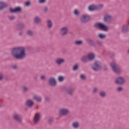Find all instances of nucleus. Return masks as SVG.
Listing matches in <instances>:
<instances>
[{"mask_svg": "<svg viewBox=\"0 0 129 129\" xmlns=\"http://www.w3.org/2000/svg\"><path fill=\"white\" fill-rule=\"evenodd\" d=\"M11 55L15 60H23L27 57L26 48L24 47H15L11 51Z\"/></svg>", "mask_w": 129, "mask_h": 129, "instance_id": "f257e3e1", "label": "nucleus"}, {"mask_svg": "<svg viewBox=\"0 0 129 129\" xmlns=\"http://www.w3.org/2000/svg\"><path fill=\"white\" fill-rule=\"evenodd\" d=\"M101 61L96 60L95 62L92 64V69L95 72H98V71H100L101 69H102Z\"/></svg>", "mask_w": 129, "mask_h": 129, "instance_id": "f03ea898", "label": "nucleus"}, {"mask_svg": "<svg viewBox=\"0 0 129 129\" xmlns=\"http://www.w3.org/2000/svg\"><path fill=\"white\" fill-rule=\"evenodd\" d=\"M94 27L96 29H99L101 31H104V32L108 31V27L102 23H96L94 24Z\"/></svg>", "mask_w": 129, "mask_h": 129, "instance_id": "7ed1b4c3", "label": "nucleus"}, {"mask_svg": "<svg viewBox=\"0 0 129 129\" xmlns=\"http://www.w3.org/2000/svg\"><path fill=\"white\" fill-rule=\"evenodd\" d=\"M12 118L14 121L18 122V123H23V117L22 115L18 113H15L12 115Z\"/></svg>", "mask_w": 129, "mask_h": 129, "instance_id": "20e7f679", "label": "nucleus"}, {"mask_svg": "<svg viewBox=\"0 0 129 129\" xmlns=\"http://www.w3.org/2000/svg\"><path fill=\"white\" fill-rule=\"evenodd\" d=\"M90 21V16L87 15H82L80 18V22L82 24H86Z\"/></svg>", "mask_w": 129, "mask_h": 129, "instance_id": "39448f33", "label": "nucleus"}, {"mask_svg": "<svg viewBox=\"0 0 129 129\" xmlns=\"http://www.w3.org/2000/svg\"><path fill=\"white\" fill-rule=\"evenodd\" d=\"M69 32V29L67 27H63L59 30V33L62 37H65Z\"/></svg>", "mask_w": 129, "mask_h": 129, "instance_id": "423d86ee", "label": "nucleus"}, {"mask_svg": "<svg viewBox=\"0 0 129 129\" xmlns=\"http://www.w3.org/2000/svg\"><path fill=\"white\" fill-rule=\"evenodd\" d=\"M75 89L72 87H68L65 89L64 92L69 96H73L74 95V91Z\"/></svg>", "mask_w": 129, "mask_h": 129, "instance_id": "0eeeda50", "label": "nucleus"}, {"mask_svg": "<svg viewBox=\"0 0 129 129\" xmlns=\"http://www.w3.org/2000/svg\"><path fill=\"white\" fill-rule=\"evenodd\" d=\"M116 84L123 85L125 83V79L122 77H118L115 80Z\"/></svg>", "mask_w": 129, "mask_h": 129, "instance_id": "6e6552de", "label": "nucleus"}, {"mask_svg": "<svg viewBox=\"0 0 129 129\" xmlns=\"http://www.w3.org/2000/svg\"><path fill=\"white\" fill-rule=\"evenodd\" d=\"M40 119H41V115L40 114V113H35L33 118V124H38L40 121Z\"/></svg>", "mask_w": 129, "mask_h": 129, "instance_id": "1a4fd4ad", "label": "nucleus"}, {"mask_svg": "<svg viewBox=\"0 0 129 129\" xmlns=\"http://www.w3.org/2000/svg\"><path fill=\"white\" fill-rule=\"evenodd\" d=\"M103 21L104 23H106V24H111V22H112V17L110 15H106L104 17Z\"/></svg>", "mask_w": 129, "mask_h": 129, "instance_id": "9d476101", "label": "nucleus"}, {"mask_svg": "<svg viewBox=\"0 0 129 129\" xmlns=\"http://www.w3.org/2000/svg\"><path fill=\"white\" fill-rule=\"evenodd\" d=\"M110 66L112 68V69L115 73H119L120 72V69L118 68L117 66H116V64L114 62H112L110 63Z\"/></svg>", "mask_w": 129, "mask_h": 129, "instance_id": "9b49d317", "label": "nucleus"}, {"mask_svg": "<svg viewBox=\"0 0 129 129\" xmlns=\"http://www.w3.org/2000/svg\"><path fill=\"white\" fill-rule=\"evenodd\" d=\"M69 112H70V111H69V109L61 108L59 110L58 114H59V115L65 116L67 115V114H68Z\"/></svg>", "mask_w": 129, "mask_h": 129, "instance_id": "f8f14e48", "label": "nucleus"}, {"mask_svg": "<svg viewBox=\"0 0 129 129\" xmlns=\"http://www.w3.org/2000/svg\"><path fill=\"white\" fill-rule=\"evenodd\" d=\"M48 83L49 85L52 86V87H55L57 85V81H56V79L55 78H50L48 81Z\"/></svg>", "mask_w": 129, "mask_h": 129, "instance_id": "ddd939ff", "label": "nucleus"}, {"mask_svg": "<svg viewBox=\"0 0 129 129\" xmlns=\"http://www.w3.org/2000/svg\"><path fill=\"white\" fill-rule=\"evenodd\" d=\"M10 13H13L14 14L16 13H21V12H22V8L21 7H17L14 9L11 8L10 9Z\"/></svg>", "mask_w": 129, "mask_h": 129, "instance_id": "4468645a", "label": "nucleus"}, {"mask_svg": "<svg viewBox=\"0 0 129 129\" xmlns=\"http://www.w3.org/2000/svg\"><path fill=\"white\" fill-rule=\"evenodd\" d=\"M86 42L91 46L92 47H96V43L94 42V40H93L92 39L90 38H88L86 39Z\"/></svg>", "mask_w": 129, "mask_h": 129, "instance_id": "2eb2a0df", "label": "nucleus"}, {"mask_svg": "<svg viewBox=\"0 0 129 129\" xmlns=\"http://www.w3.org/2000/svg\"><path fill=\"white\" fill-rule=\"evenodd\" d=\"M65 62H66V60L62 58H58L55 60V63L58 66L62 65V64L65 63Z\"/></svg>", "mask_w": 129, "mask_h": 129, "instance_id": "dca6fc26", "label": "nucleus"}, {"mask_svg": "<svg viewBox=\"0 0 129 129\" xmlns=\"http://www.w3.org/2000/svg\"><path fill=\"white\" fill-rule=\"evenodd\" d=\"M72 126L73 128L78 129L80 127V123L79 121H74L72 124Z\"/></svg>", "mask_w": 129, "mask_h": 129, "instance_id": "f3484780", "label": "nucleus"}, {"mask_svg": "<svg viewBox=\"0 0 129 129\" xmlns=\"http://www.w3.org/2000/svg\"><path fill=\"white\" fill-rule=\"evenodd\" d=\"M33 99L36 100L37 102H42V100H43V98L42 96H39L37 95H35L33 96Z\"/></svg>", "mask_w": 129, "mask_h": 129, "instance_id": "a211bd4d", "label": "nucleus"}, {"mask_svg": "<svg viewBox=\"0 0 129 129\" xmlns=\"http://www.w3.org/2000/svg\"><path fill=\"white\" fill-rule=\"evenodd\" d=\"M8 7V5L7 3L0 2V11L2 12L5 10V9H6V8Z\"/></svg>", "mask_w": 129, "mask_h": 129, "instance_id": "6ab92c4d", "label": "nucleus"}, {"mask_svg": "<svg viewBox=\"0 0 129 129\" xmlns=\"http://www.w3.org/2000/svg\"><path fill=\"white\" fill-rule=\"evenodd\" d=\"M121 32L123 34H126L128 32V25H124L122 27Z\"/></svg>", "mask_w": 129, "mask_h": 129, "instance_id": "aec40b11", "label": "nucleus"}, {"mask_svg": "<svg viewBox=\"0 0 129 129\" xmlns=\"http://www.w3.org/2000/svg\"><path fill=\"white\" fill-rule=\"evenodd\" d=\"M25 104L27 106H28V107H33V106L35 103L33 101H32V100L29 99L26 101Z\"/></svg>", "mask_w": 129, "mask_h": 129, "instance_id": "412c9836", "label": "nucleus"}, {"mask_svg": "<svg viewBox=\"0 0 129 129\" xmlns=\"http://www.w3.org/2000/svg\"><path fill=\"white\" fill-rule=\"evenodd\" d=\"M41 18L39 16H36L34 17V23L35 24V25H38V24H40L41 23Z\"/></svg>", "mask_w": 129, "mask_h": 129, "instance_id": "4be33fe9", "label": "nucleus"}, {"mask_svg": "<svg viewBox=\"0 0 129 129\" xmlns=\"http://www.w3.org/2000/svg\"><path fill=\"white\" fill-rule=\"evenodd\" d=\"M17 30L19 31L20 30H23L25 28V24L23 23H19L17 24Z\"/></svg>", "mask_w": 129, "mask_h": 129, "instance_id": "5701e85b", "label": "nucleus"}, {"mask_svg": "<svg viewBox=\"0 0 129 129\" xmlns=\"http://www.w3.org/2000/svg\"><path fill=\"white\" fill-rule=\"evenodd\" d=\"M46 25L48 29H52L53 27V22L50 20H47Z\"/></svg>", "mask_w": 129, "mask_h": 129, "instance_id": "b1692460", "label": "nucleus"}, {"mask_svg": "<svg viewBox=\"0 0 129 129\" xmlns=\"http://www.w3.org/2000/svg\"><path fill=\"white\" fill-rule=\"evenodd\" d=\"M26 34L29 37H33L34 35H35V33L33 30L29 29L26 31Z\"/></svg>", "mask_w": 129, "mask_h": 129, "instance_id": "393cba45", "label": "nucleus"}, {"mask_svg": "<svg viewBox=\"0 0 129 129\" xmlns=\"http://www.w3.org/2000/svg\"><path fill=\"white\" fill-rule=\"evenodd\" d=\"M88 58L90 61H93L95 59V55L93 53H91L88 55Z\"/></svg>", "mask_w": 129, "mask_h": 129, "instance_id": "a878e982", "label": "nucleus"}, {"mask_svg": "<svg viewBox=\"0 0 129 129\" xmlns=\"http://www.w3.org/2000/svg\"><path fill=\"white\" fill-rule=\"evenodd\" d=\"M99 95L101 98H104L105 97H106V92L105 91H101L99 93Z\"/></svg>", "mask_w": 129, "mask_h": 129, "instance_id": "bb28decb", "label": "nucleus"}, {"mask_svg": "<svg viewBox=\"0 0 129 129\" xmlns=\"http://www.w3.org/2000/svg\"><path fill=\"white\" fill-rule=\"evenodd\" d=\"M29 87L27 86H22V90L23 93L26 94L27 92L29 91Z\"/></svg>", "mask_w": 129, "mask_h": 129, "instance_id": "cd10ccee", "label": "nucleus"}, {"mask_svg": "<svg viewBox=\"0 0 129 129\" xmlns=\"http://www.w3.org/2000/svg\"><path fill=\"white\" fill-rule=\"evenodd\" d=\"M88 9L90 12L96 11V5H90L89 6Z\"/></svg>", "mask_w": 129, "mask_h": 129, "instance_id": "c85d7f7f", "label": "nucleus"}, {"mask_svg": "<svg viewBox=\"0 0 129 129\" xmlns=\"http://www.w3.org/2000/svg\"><path fill=\"white\" fill-rule=\"evenodd\" d=\"M98 38H99V39H101V40H104L105 39H106V34L99 33L98 35Z\"/></svg>", "mask_w": 129, "mask_h": 129, "instance_id": "c756f323", "label": "nucleus"}, {"mask_svg": "<svg viewBox=\"0 0 129 129\" xmlns=\"http://www.w3.org/2000/svg\"><path fill=\"white\" fill-rule=\"evenodd\" d=\"M75 45L78 46H81V45L83 44V40H76L75 41Z\"/></svg>", "mask_w": 129, "mask_h": 129, "instance_id": "7c9ffc66", "label": "nucleus"}, {"mask_svg": "<svg viewBox=\"0 0 129 129\" xmlns=\"http://www.w3.org/2000/svg\"><path fill=\"white\" fill-rule=\"evenodd\" d=\"M88 58L87 56L84 55L81 57V61L83 62V63H86Z\"/></svg>", "mask_w": 129, "mask_h": 129, "instance_id": "2f4dec72", "label": "nucleus"}, {"mask_svg": "<svg viewBox=\"0 0 129 129\" xmlns=\"http://www.w3.org/2000/svg\"><path fill=\"white\" fill-rule=\"evenodd\" d=\"M74 15H75V16H76V17H79L80 16V12H79V11H78V10L76 9L74 11Z\"/></svg>", "mask_w": 129, "mask_h": 129, "instance_id": "473e14b6", "label": "nucleus"}, {"mask_svg": "<svg viewBox=\"0 0 129 129\" xmlns=\"http://www.w3.org/2000/svg\"><path fill=\"white\" fill-rule=\"evenodd\" d=\"M103 8V5H99L98 6H96V11H100L102 10Z\"/></svg>", "mask_w": 129, "mask_h": 129, "instance_id": "72a5a7b5", "label": "nucleus"}, {"mask_svg": "<svg viewBox=\"0 0 129 129\" xmlns=\"http://www.w3.org/2000/svg\"><path fill=\"white\" fill-rule=\"evenodd\" d=\"M96 44L99 47H102L103 46V44H102V41H100V40H96Z\"/></svg>", "mask_w": 129, "mask_h": 129, "instance_id": "f704fd0d", "label": "nucleus"}, {"mask_svg": "<svg viewBox=\"0 0 129 129\" xmlns=\"http://www.w3.org/2000/svg\"><path fill=\"white\" fill-rule=\"evenodd\" d=\"M8 19L9 21H13L16 19V16L12 15V16H8Z\"/></svg>", "mask_w": 129, "mask_h": 129, "instance_id": "c9c22d12", "label": "nucleus"}, {"mask_svg": "<svg viewBox=\"0 0 129 129\" xmlns=\"http://www.w3.org/2000/svg\"><path fill=\"white\" fill-rule=\"evenodd\" d=\"M44 100L45 102H49L51 101V99L49 96H46L44 97Z\"/></svg>", "mask_w": 129, "mask_h": 129, "instance_id": "e433bc0d", "label": "nucleus"}, {"mask_svg": "<svg viewBox=\"0 0 129 129\" xmlns=\"http://www.w3.org/2000/svg\"><path fill=\"white\" fill-rule=\"evenodd\" d=\"M54 121V118L50 117L48 119L47 122L49 124H51Z\"/></svg>", "mask_w": 129, "mask_h": 129, "instance_id": "4c0bfd02", "label": "nucleus"}, {"mask_svg": "<svg viewBox=\"0 0 129 129\" xmlns=\"http://www.w3.org/2000/svg\"><path fill=\"white\" fill-rule=\"evenodd\" d=\"M58 80L59 82H62V81H64V77L59 76L58 78Z\"/></svg>", "mask_w": 129, "mask_h": 129, "instance_id": "58836bf2", "label": "nucleus"}, {"mask_svg": "<svg viewBox=\"0 0 129 129\" xmlns=\"http://www.w3.org/2000/svg\"><path fill=\"white\" fill-rule=\"evenodd\" d=\"M11 68L12 69H13V70H18V65H17V64H13L11 66Z\"/></svg>", "mask_w": 129, "mask_h": 129, "instance_id": "ea45409f", "label": "nucleus"}, {"mask_svg": "<svg viewBox=\"0 0 129 129\" xmlns=\"http://www.w3.org/2000/svg\"><path fill=\"white\" fill-rule=\"evenodd\" d=\"M97 92H98V88L97 87L94 88L93 89V93H94V94H96Z\"/></svg>", "mask_w": 129, "mask_h": 129, "instance_id": "a19ab883", "label": "nucleus"}, {"mask_svg": "<svg viewBox=\"0 0 129 129\" xmlns=\"http://www.w3.org/2000/svg\"><path fill=\"white\" fill-rule=\"evenodd\" d=\"M80 78L82 79V80H86V76L83 74L80 75Z\"/></svg>", "mask_w": 129, "mask_h": 129, "instance_id": "79ce46f5", "label": "nucleus"}, {"mask_svg": "<svg viewBox=\"0 0 129 129\" xmlns=\"http://www.w3.org/2000/svg\"><path fill=\"white\" fill-rule=\"evenodd\" d=\"M79 68V66H78V64H75L73 69V70L74 71H76V70H78V69Z\"/></svg>", "mask_w": 129, "mask_h": 129, "instance_id": "37998d69", "label": "nucleus"}, {"mask_svg": "<svg viewBox=\"0 0 129 129\" xmlns=\"http://www.w3.org/2000/svg\"><path fill=\"white\" fill-rule=\"evenodd\" d=\"M31 2H26L25 3L24 6L25 7H31Z\"/></svg>", "mask_w": 129, "mask_h": 129, "instance_id": "c03bdc74", "label": "nucleus"}, {"mask_svg": "<svg viewBox=\"0 0 129 129\" xmlns=\"http://www.w3.org/2000/svg\"><path fill=\"white\" fill-rule=\"evenodd\" d=\"M43 12L45 13V14L48 13V12H49V8H48L47 7H45L43 9Z\"/></svg>", "mask_w": 129, "mask_h": 129, "instance_id": "a18cd8bd", "label": "nucleus"}, {"mask_svg": "<svg viewBox=\"0 0 129 129\" xmlns=\"http://www.w3.org/2000/svg\"><path fill=\"white\" fill-rule=\"evenodd\" d=\"M117 90L118 92H121L123 90V89L121 87H118L117 88Z\"/></svg>", "mask_w": 129, "mask_h": 129, "instance_id": "49530a36", "label": "nucleus"}, {"mask_svg": "<svg viewBox=\"0 0 129 129\" xmlns=\"http://www.w3.org/2000/svg\"><path fill=\"white\" fill-rule=\"evenodd\" d=\"M103 71H108V68H107V66L104 65L103 68Z\"/></svg>", "mask_w": 129, "mask_h": 129, "instance_id": "de8ad7c7", "label": "nucleus"}, {"mask_svg": "<svg viewBox=\"0 0 129 129\" xmlns=\"http://www.w3.org/2000/svg\"><path fill=\"white\" fill-rule=\"evenodd\" d=\"M47 0H39L38 3L39 4H45Z\"/></svg>", "mask_w": 129, "mask_h": 129, "instance_id": "09e8293b", "label": "nucleus"}, {"mask_svg": "<svg viewBox=\"0 0 129 129\" xmlns=\"http://www.w3.org/2000/svg\"><path fill=\"white\" fill-rule=\"evenodd\" d=\"M4 79V74L3 73H0V81H2Z\"/></svg>", "mask_w": 129, "mask_h": 129, "instance_id": "8fccbe9b", "label": "nucleus"}, {"mask_svg": "<svg viewBox=\"0 0 129 129\" xmlns=\"http://www.w3.org/2000/svg\"><path fill=\"white\" fill-rule=\"evenodd\" d=\"M40 79H41V80H45V79H46V76H44V75L41 76L40 77Z\"/></svg>", "mask_w": 129, "mask_h": 129, "instance_id": "3c124183", "label": "nucleus"}, {"mask_svg": "<svg viewBox=\"0 0 129 129\" xmlns=\"http://www.w3.org/2000/svg\"><path fill=\"white\" fill-rule=\"evenodd\" d=\"M19 36H22V35H23V32H19Z\"/></svg>", "mask_w": 129, "mask_h": 129, "instance_id": "603ef678", "label": "nucleus"}, {"mask_svg": "<svg viewBox=\"0 0 129 129\" xmlns=\"http://www.w3.org/2000/svg\"><path fill=\"white\" fill-rule=\"evenodd\" d=\"M25 110H28V109H27V108H25Z\"/></svg>", "mask_w": 129, "mask_h": 129, "instance_id": "864d4df0", "label": "nucleus"}, {"mask_svg": "<svg viewBox=\"0 0 129 129\" xmlns=\"http://www.w3.org/2000/svg\"><path fill=\"white\" fill-rule=\"evenodd\" d=\"M35 79H37V77H35Z\"/></svg>", "mask_w": 129, "mask_h": 129, "instance_id": "5fc2aeb1", "label": "nucleus"}, {"mask_svg": "<svg viewBox=\"0 0 129 129\" xmlns=\"http://www.w3.org/2000/svg\"><path fill=\"white\" fill-rule=\"evenodd\" d=\"M36 109H38V107H36Z\"/></svg>", "mask_w": 129, "mask_h": 129, "instance_id": "6e6d98bb", "label": "nucleus"}]
</instances>
